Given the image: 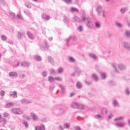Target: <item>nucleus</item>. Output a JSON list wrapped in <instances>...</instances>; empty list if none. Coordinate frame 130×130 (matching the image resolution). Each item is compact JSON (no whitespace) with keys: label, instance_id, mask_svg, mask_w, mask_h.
<instances>
[{"label":"nucleus","instance_id":"obj_1","mask_svg":"<svg viewBox=\"0 0 130 130\" xmlns=\"http://www.w3.org/2000/svg\"><path fill=\"white\" fill-rule=\"evenodd\" d=\"M86 20H87V27L90 28H92V27H93V23H92V19L90 18H86V17L85 16L81 17L82 22H85Z\"/></svg>","mask_w":130,"mask_h":130},{"label":"nucleus","instance_id":"obj_2","mask_svg":"<svg viewBox=\"0 0 130 130\" xmlns=\"http://www.w3.org/2000/svg\"><path fill=\"white\" fill-rule=\"evenodd\" d=\"M11 113L13 114H22L23 113V111L20 108H13L11 110Z\"/></svg>","mask_w":130,"mask_h":130},{"label":"nucleus","instance_id":"obj_3","mask_svg":"<svg viewBox=\"0 0 130 130\" xmlns=\"http://www.w3.org/2000/svg\"><path fill=\"white\" fill-rule=\"evenodd\" d=\"M112 66L113 67L114 69H115L116 72H117V70L116 69V68H118V69H119L121 71H123V70H125V66L122 64H113Z\"/></svg>","mask_w":130,"mask_h":130},{"label":"nucleus","instance_id":"obj_4","mask_svg":"<svg viewBox=\"0 0 130 130\" xmlns=\"http://www.w3.org/2000/svg\"><path fill=\"white\" fill-rule=\"evenodd\" d=\"M96 11L98 13L99 16L101 15V13L103 15V17L105 18V11L104 10H102V7L101 6H98L96 9Z\"/></svg>","mask_w":130,"mask_h":130},{"label":"nucleus","instance_id":"obj_5","mask_svg":"<svg viewBox=\"0 0 130 130\" xmlns=\"http://www.w3.org/2000/svg\"><path fill=\"white\" fill-rule=\"evenodd\" d=\"M9 76L11 78H17L18 74L15 72H11L9 73Z\"/></svg>","mask_w":130,"mask_h":130},{"label":"nucleus","instance_id":"obj_6","mask_svg":"<svg viewBox=\"0 0 130 130\" xmlns=\"http://www.w3.org/2000/svg\"><path fill=\"white\" fill-rule=\"evenodd\" d=\"M10 96H11V97H13V98H17V97H18L17 91L11 92L10 93Z\"/></svg>","mask_w":130,"mask_h":130},{"label":"nucleus","instance_id":"obj_7","mask_svg":"<svg viewBox=\"0 0 130 130\" xmlns=\"http://www.w3.org/2000/svg\"><path fill=\"white\" fill-rule=\"evenodd\" d=\"M32 101L27 100L26 99H23L21 100L22 104H30Z\"/></svg>","mask_w":130,"mask_h":130},{"label":"nucleus","instance_id":"obj_8","mask_svg":"<svg viewBox=\"0 0 130 130\" xmlns=\"http://www.w3.org/2000/svg\"><path fill=\"white\" fill-rule=\"evenodd\" d=\"M42 17L43 18V19H44V20H48L49 19H50V16L45 14H42Z\"/></svg>","mask_w":130,"mask_h":130},{"label":"nucleus","instance_id":"obj_9","mask_svg":"<svg viewBox=\"0 0 130 130\" xmlns=\"http://www.w3.org/2000/svg\"><path fill=\"white\" fill-rule=\"evenodd\" d=\"M70 40H72V41H76L77 39H76V37L74 36L70 37L69 38L66 40V42H67V43H69V41H70Z\"/></svg>","mask_w":130,"mask_h":130},{"label":"nucleus","instance_id":"obj_10","mask_svg":"<svg viewBox=\"0 0 130 130\" xmlns=\"http://www.w3.org/2000/svg\"><path fill=\"white\" fill-rule=\"evenodd\" d=\"M36 130H45V127L44 125H41L40 126L36 127Z\"/></svg>","mask_w":130,"mask_h":130},{"label":"nucleus","instance_id":"obj_11","mask_svg":"<svg viewBox=\"0 0 130 130\" xmlns=\"http://www.w3.org/2000/svg\"><path fill=\"white\" fill-rule=\"evenodd\" d=\"M74 21L75 22H78V23H82V20L79 18L77 16H74L73 18Z\"/></svg>","mask_w":130,"mask_h":130},{"label":"nucleus","instance_id":"obj_12","mask_svg":"<svg viewBox=\"0 0 130 130\" xmlns=\"http://www.w3.org/2000/svg\"><path fill=\"white\" fill-rule=\"evenodd\" d=\"M123 45L124 47H125L127 49V50H130V46L129 44H128V43L124 42H123Z\"/></svg>","mask_w":130,"mask_h":130},{"label":"nucleus","instance_id":"obj_13","mask_svg":"<svg viewBox=\"0 0 130 130\" xmlns=\"http://www.w3.org/2000/svg\"><path fill=\"white\" fill-rule=\"evenodd\" d=\"M30 63L28 62L23 61L21 62V67H29Z\"/></svg>","mask_w":130,"mask_h":130},{"label":"nucleus","instance_id":"obj_14","mask_svg":"<svg viewBox=\"0 0 130 130\" xmlns=\"http://www.w3.org/2000/svg\"><path fill=\"white\" fill-rule=\"evenodd\" d=\"M71 107H72V108H78L79 104L76 103H73L71 104Z\"/></svg>","mask_w":130,"mask_h":130},{"label":"nucleus","instance_id":"obj_15","mask_svg":"<svg viewBox=\"0 0 130 130\" xmlns=\"http://www.w3.org/2000/svg\"><path fill=\"white\" fill-rule=\"evenodd\" d=\"M49 82L50 83H54V81H55V78H53L51 76H49L48 77Z\"/></svg>","mask_w":130,"mask_h":130},{"label":"nucleus","instance_id":"obj_16","mask_svg":"<svg viewBox=\"0 0 130 130\" xmlns=\"http://www.w3.org/2000/svg\"><path fill=\"white\" fill-rule=\"evenodd\" d=\"M31 116L34 120H37V119H38V117H37V116H36L34 113H31Z\"/></svg>","mask_w":130,"mask_h":130},{"label":"nucleus","instance_id":"obj_17","mask_svg":"<svg viewBox=\"0 0 130 130\" xmlns=\"http://www.w3.org/2000/svg\"><path fill=\"white\" fill-rule=\"evenodd\" d=\"M14 106V103H8L6 104V108H10V107H12Z\"/></svg>","mask_w":130,"mask_h":130},{"label":"nucleus","instance_id":"obj_18","mask_svg":"<svg viewBox=\"0 0 130 130\" xmlns=\"http://www.w3.org/2000/svg\"><path fill=\"white\" fill-rule=\"evenodd\" d=\"M100 74H101V76L102 77V78L104 80V79H106V74L105 73L101 72Z\"/></svg>","mask_w":130,"mask_h":130},{"label":"nucleus","instance_id":"obj_19","mask_svg":"<svg viewBox=\"0 0 130 130\" xmlns=\"http://www.w3.org/2000/svg\"><path fill=\"white\" fill-rule=\"evenodd\" d=\"M35 60H37V61H40L41 60L42 58L41 57L38 55L35 56Z\"/></svg>","mask_w":130,"mask_h":130},{"label":"nucleus","instance_id":"obj_20","mask_svg":"<svg viewBox=\"0 0 130 130\" xmlns=\"http://www.w3.org/2000/svg\"><path fill=\"white\" fill-rule=\"evenodd\" d=\"M116 125L119 127H122L124 126V124L123 123H117L116 124Z\"/></svg>","mask_w":130,"mask_h":130},{"label":"nucleus","instance_id":"obj_21","mask_svg":"<svg viewBox=\"0 0 130 130\" xmlns=\"http://www.w3.org/2000/svg\"><path fill=\"white\" fill-rule=\"evenodd\" d=\"M27 36L30 39H33V38H34V37H33V35H32V34H31V32L29 31L27 32Z\"/></svg>","mask_w":130,"mask_h":130},{"label":"nucleus","instance_id":"obj_22","mask_svg":"<svg viewBox=\"0 0 130 130\" xmlns=\"http://www.w3.org/2000/svg\"><path fill=\"white\" fill-rule=\"evenodd\" d=\"M89 56L92 57V58H93V59H96L97 58V56H96V55H95V54L93 53H90Z\"/></svg>","mask_w":130,"mask_h":130},{"label":"nucleus","instance_id":"obj_23","mask_svg":"<svg viewBox=\"0 0 130 130\" xmlns=\"http://www.w3.org/2000/svg\"><path fill=\"white\" fill-rule=\"evenodd\" d=\"M2 122L3 123V125H5V124H6V123H7V119H6V118H2Z\"/></svg>","mask_w":130,"mask_h":130},{"label":"nucleus","instance_id":"obj_24","mask_svg":"<svg viewBox=\"0 0 130 130\" xmlns=\"http://www.w3.org/2000/svg\"><path fill=\"white\" fill-rule=\"evenodd\" d=\"M107 112H108L107 109H106V108H104L102 110V114H106V113H107Z\"/></svg>","mask_w":130,"mask_h":130},{"label":"nucleus","instance_id":"obj_25","mask_svg":"<svg viewBox=\"0 0 130 130\" xmlns=\"http://www.w3.org/2000/svg\"><path fill=\"white\" fill-rule=\"evenodd\" d=\"M76 86L78 89H81V88H82V84L80 82H77Z\"/></svg>","mask_w":130,"mask_h":130},{"label":"nucleus","instance_id":"obj_26","mask_svg":"<svg viewBox=\"0 0 130 130\" xmlns=\"http://www.w3.org/2000/svg\"><path fill=\"white\" fill-rule=\"evenodd\" d=\"M60 88H61L62 90V94H64L66 93V91H64V87L62 86V85H59Z\"/></svg>","mask_w":130,"mask_h":130},{"label":"nucleus","instance_id":"obj_27","mask_svg":"<svg viewBox=\"0 0 130 130\" xmlns=\"http://www.w3.org/2000/svg\"><path fill=\"white\" fill-rule=\"evenodd\" d=\"M92 77L93 78H94V81H95L96 82L98 81V76H97L96 74H93Z\"/></svg>","mask_w":130,"mask_h":130},{"label":"nucleus","instance_id":"obj_28","mask_svg":"<svg viewBox=\"0 0 130 130\" xmlns=\"http://www.w3.org/2000/svg\"><path fill=\"white\" fill-rule=\"evenodd\" d=\"M70 125L69 123H65L63 125L64 128H69V127H70Z\"/></svg>","mask_w":130,"mask_h":130},{"label":"nucleus","instance_id":"obj_29","mask_svg":"<svg viewBox=\"0 0 130 130\" xmlns=\"http://www.w3.org/2000/svg\"><path fill=\"white\" fill-rule=\"evenodd\" d=\"M116 26H117V27H119V28H121V27H122V24L119 22H116Z\"/></svg>","mask_w":130,"mask_h":130},{"label":"nucleus","instance_id":"obj_30","mask_svg":"<svg viewBox=\"0 0 130 130\" xmlns=\"http://www.w3.org/2000/svg\"><path fill=\"white\" fill-rule=\"evenodd\" d=\"M75 71L76 72V73H78L79 74H80V73H81V70H80V69H79V68H78V67L75 68Z\"/></svg>","mask_w":130,"mask_h":130},{"label":"nucleus","instance_id":"obj_31","mask_svg":"<svg viewBox=\"0 0 130 130\" xmlns=\"http://www.w3.org/2000/svg\"><path fill=\"white\" fill-rule=\"evenodd\" d=\"M124 117H119L115 119V121H116L117 120H121V119H123Z\"/></svg>","mask_w":130,"mask_h":130},{"label":"nucleus","instance_id":"obj_32","mask_svg":"<svg viewBox=\"0 0 130 130\" xmlns=\"http://www.w3.org/2000/svg\"><path fill=\"white\" fill-rule=\"evenodd\" d=\"M94 117L95 118H98V119H101V118H102V116L100 115H95Z\"/></svg>","mask_w":130,"mask_h":130},{"label":"nucleus","instance_id":"obj_33","mask_svg":"<svg viewBox=\"0 0 130 130\" xmlns=\"http://www.w3.org/2000/svg\"><path fill=\"white\" fill-rule=\"evenodd\" d=\"M9 115H10V114H9V113L4 112V113H3V116H4V117H8V116H9Z\"/></svg>","mask_w":130,"mask_h":130},{"label":"nucleus","instance_id":"obj_34","mask_svg":"<svg viewBox=\"0 0 130 130\" xmlns=\"http://www.w3.org/2000/svg\"><path fill=\"white\" fill-rule=\"evenodd\" d=\"M72 12H79V10L75 8H71Z\"/></svg>","mask_w":130,"mask_h":130},{"label":"nucleus","instance_id":"obj_35","mask_svg":"<svg viewBox=\"0 0 130 130\" xmlns=\"http://www.w3.org/2000/svg\"><path fill=\"white\" fill-rule=\"evenodd\" d=\"M48 60L50 62H51V63H52V62H53V59H52L51 57H48Z\"/></svg>","mask_w":130,"mask_h":130},{"label":"nucleus","instance_id":"obj_36","mask_svg":"<svg viewBox=\"0 0 130 130\" xmlns=\"http://www.w3.org/2000/svg\"><path fill=\"white\" fill-rule=\"evenodd\" d=\"M77 29L79 32H82V31H83V27L82 26H79Z\"/></svg>","mask_w":130,"mask_h":130},{"label":"nucleus","instance_id":"obj_37","mask_svg":"<svg viewBox=\"0 0 130 130\" xmlns=\"http://www.w3.org/2000/svg\"><path fill=\"white\" fill-rule=\"evenodd\" d=\"M125 11H126V8H122L120 10V12L122 14H124V13L125 12Z\"/></svg>","mask_w":130,"mask_h":130},{"label":"nucleus","instance_id":"obj_38","mask_svg":"<svg viewBox=\"0 0 130 130\" xmlns=\"http://www.w3.org/2000/svg\"><path fill=\"white\" fill-rule=\"evenodd\" d=\"M55 81H58L60 82L62 81V79H61L60 77H56L55 78Z\"/></svg>","mask_w":130,"mask_h":130},{"label":"nucleus","instance_id":"obj_39","mask_svg":"<svg viewBox=\"0 0 130 130\" xmlns=\"http://www.w3.org/2000/svg\"><path fill=\"white\" fill-rule=\"evenodd\" d=\"M125 35L126 37H129L130 36V32L128 30H126L125 31Z\"/></svg>","mask_w":130,"mask_h":130},{"label":"nucleus","instance_id":"obj_40","mask_svg":"<svg viewBox=\"0 0 130 130\" xmlns=\"http://www.w3.org/2000/svg\"><path fill=\"white\" fill-rule=\"evenodd\" d=\"M23 117L24 118H25L27 120H30V117H29V116H27V115H23Z\"/></svg>","mask_w":130,"mask_h":130},{"label":"nucleus","instance_id":"obj_41","mask_svg":"<svg viewBox=\"0 0 130 130\" xmlns=\"http://www.w3.org/2000/svg\"><path fill=\"white\" fill-rule=\"evenodd\" d=\"M101 26V25L99 22L95 23V27H96V28H100Z\"/></svg>","mask_w":130,"mask_h":130},{"label":"nucleus","instance_id":"obj_42","mask_svg":"<svg viewBox=\"0 0 130 130\" xmlns=\"http://www.w3.org/2000/svg\"><path fill=\"white\" fill-rule=\"evenodd\" d=\"M64 22L65 23H69V22H70V20H69V19H68V17H64Z\"/></svg>","mask_w":130,"mask_h":130},{"label":"nucleus","instance_id":"obj_43","mask_svg":"<svg viewBox=\"0 0 130 130\" xmlns=\"http://www.w3.org/2000/svg\"><path fill=\"white\" fill-rule=\"evenodd\" d=\"M79 109H84V106L83 105H79L78 104V108Z\"/></svg>","mask_w":130,"mask_h":130},{"label":"nucleus","instance_id":"obj_44","mask_svg":"<svg viewBox=\"0 0 130 130\" xmlns=\"http://www.w3.org/2000/svg\"><path fill=\"white\" fill-rule=\"evenodd\" d=\"M125 93L126 95H129L130 92H129V89H128V88H126L125 89Z\"/></svg>","mask_w":130,"mask_h":130},{"label":"nucleus","instance_id":"obj_45","mask_svg":"<svg viewBox=\"0 0 130 130\" xmlns=\"http://www.w3.org/2000/svg\"><path fill=\"white\" fill-rule=\"evenodd\" d=\"M5 94H6V92L4 90L1 91L0 92L1 96H5Z\"/></svg>","mask_w":130,"mask_h":130},{"label":"nucleus","instance_id":"obj_46","mask_svg":"<svg viewBox=\"0 0 130 130\" xmlns=\"http://www.w3.org/2000/svg\"><path fill=\"white\" fill-rule=\"evenodd\" d=\"M113 105L114 106H118V103H117V102L116 101H114L113 102Z\"/></svg>","mask_w":130,"mask_h":130},{"label":"nucleus","instance_id":"obj_47","mask_svg":"<svg viewBox=\"0 0 130 130\" xmlns=\"http://www.w3.org/2000/svg\"><path fill=\"white\" fill-rule=\"evenodd\" d=\"M50 73H51V74H52V75H56V73L53 69H51Z\"/></svg>","mask_w":130,"mask_h":130},{"label":"nucleus","instance_id":"obj_48","mask_svg":"<svg viewBox=\"0 0 130 130\" xmlns=\"http://www.w3.org/2000/svg\"><path fill=\"white\" fill-rule=\"evenodd\" d=\"M65 3H67V4H71L72 2H73V0H64Z\"/></svg>","mask_w":130,"mask_h":130},{"label":"nucleus","instance_id":"obj_49","mask_svg":"<svg viewBox=\"0 0 130 130\" xmlns=\"http://www.w3.org/2000/svg\"><path fill=\"white\" fill-rule=\"evenodd\" d=\"M69 60L72 62H74V61H75V59L72 57H69Z\"/></svg>","mask_w":130,"mask_h":130},{"label":"nucleus","instance_id":"obj_50","mask_svg":"<svg viewBox=\"0 0 130 130\" xmlns=\"http://www.w3.org/2000/svg\"><path fill=\"white\" fill-rule=\"evenodd\" d=\"M10 17H11V18H15V13H10Z\"/></svg>","mask_w":130,"mask_h":130},{"label":"nucleus","instance_id":"obj_51","mask_svg":"<svg viewBox=\"0 0 130 130\" xmlns=\"http://www.w3.org/2000/svg\"><path fill=\"white\" fill-rule=\"evenodd\" d=\"M63 69L62 68H59L58 69V72L59 74H60V73H62Z\"/></svg>","mask_w":130,"mask_h":130},{"label":"nucleus","instance_id":"obj_52","mask_svg":"<svg viewBox=\"0 0 130 130\" xmlns=\"http://www.w3.org/2000/svg\"><path fill=\"white\" fill-rule=\"evenodd\" d=\"M2 40H7V37L5 35H3L2 36Z\"/></svg>","mask_w":130,"mask_h":130},{"label":"nucleus","instance_id":"obj_53","mask_svg":"<svg viewBox=\"0 0 130 130\" xmlns=\"http://www.w3.org/2000/svg\"><path fill=\"white\" fill-rule=\"evenodd\" d=\"M1 4L2 5H6V2H5V0H1Z\"/></svg>","mask_w":130,"mask_h":130},{"label":"nucleus","instance_id":"obj_54","mask_svg":"<svg viewBox=\"0 0 130 130\" xmlns=\"http://www.w3.org/2000/svg\"><path fill=\"white\" fill-rule=\"evenodd\" d=\"M42 75L43 76V77H46V76H47V72H43Z\"/></svg>","mask_w":130,"mask_h":130},{"label":"nucleus","instance_id":"obj_55","mask_svg":"<svg viewBox=\"0 0 130 130\" xmlns=\"http://www.w3.org/2000/svg\"><path fill=\"white\" fill-rule=\"evenodd\" d=\"M23 124H24V125H25V127H28V123H27V122H23Z\"/></svg>","mask_w":130,"mask_h":130},{"label":"nucleus","instance_id":"obj_56","mask_svg":"<svg viewBox=\"0 0 130 130\" xmlns=\"http://www.w3.org/2000/svg\"><path fill=\"white\" fill-rule=\"evenodd\" d=\"M19 64H20V62H18L17 64L13 65V68H18Z\"/></svg>","mask_w":130,"mask_h":130},{"label":"nucleus","instance_id":"obj_57","mask_svg":"<svg viewBox=\"0 0 130 130\" xmlns=\"http://www.w3.org/2000/svg\"><path fill=\"white\" fill-rule=\"evenodd\" d=\"M21 32H18V38H19L20 39V38H21Z\"/></svg>","mask_w":130,"mask_h":130},{"label":"nucleus","instance_id":"obj_58","mask_svg":"<svg viewBox=\"0 0 130 130\" xmlns=\"http://www.w3.org/2000/svg\"><path fill=\"white\" fill-rule=\"evenodd\" d=\"M8 43H9V44H11V45H12L13 41H8Z\"/></svg>","mask_w":130,"mask_h":130},{"label":"nucleus","instance_id":"obj_59","mask_svg":"<svg viewBox=\"0 0 130 130\" xmlns=\"http://www.w3.org/2000/svg\"><path fill=\"white\" fill-rule=\"evenodd\" d=\"M17 18H18V19H22V16L21 15L18 14Z\"/></svg>","mask_w":130,"mask_h":130},{"label":"nucleus","instance_id":"obj_60","mask_svg":"<svg viewBox=\"0 0 130 130\" xmlns=\"http://www.w3.org/2000/svg\"><path fill=\"white\" fill-rule=\"evenodd\" d=\"M113 116V114H111L108 117V119H110L111 118V117H112Z\"/></svg>","mask_w":130,"mask_h":130},{"label":"nucleus","instance_id":"obj_61","mask_svg":"<svg viewBox=\"0 0 130 130\" xmlns=\"http://www.w3.org/2000/svg\"><path fill=\"white\" fill-rule=\"evenodd\" d=\"M74 95H75V93H71L70 94V97H73V96H74Z\"/></svg>","mask_w":130,"mask_h":130},{"label":"nucleus","instance_id":"obj_62","mask_svg":"<svg viewBox=\"0 0 130 130\" xmlns=\"http://www.w3.org/2000/svg\"><path fill=\"white\" fill-rule=\"evenodd\" d=\"M85 83H86V85H90L91 84V82H88L87 81H85Z\"/></svg>","mask_w":130,"mask_h":130},{"label":"nucleus","instance_id":"obj_63","mask_svg":"<svg viewBox=\"0 0 130 130\" xmlns=\"http://www.w3.org/2000/svg\"><path fill=\"white\" fill-rule=\"evenodd\" d=\"M59 127L60 129L63 130V128L62 127V126H59Z\"/></svg>","mask_w":130,"mask_h":130},{"label":"nucleus","instance_id":"obj_64","mask_svg":"<svg viewBox=\"0 0 130 130\" xmlns=\"http://www.w3.org/2000/svg\"><path fill=\"white\" fill-rule=\"evenodd\" d=\"M49 40H50V41H51V40H52V37L49 38Z\"/></svg>","mask_w":130,"mask_h":130}]
</instances>
